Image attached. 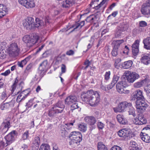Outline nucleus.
Returning a JSON list of instances; mask_svg holds the SVG:
<instances>
[{"label":"nucleus","mask_w":150,"mask_h":150,"mask_svg":"<svg viewBox=\"0 0 150 150\" xmlns=\"http://www.w3.org/2000/svg\"><path fill=\"white\" fill-rule=\"evenodd\" d=\"M146 82V81L142 80L140 81L135 83L134 84V86L135 88H139L143 85Z\"/></svg>","instance_id":"58836bf2"},{"label":"nucleus","mask_w":150,"mask_h":150,"mask_svg":"<svg viewBox=\"0 0 150 150\" xmlns=\"http://www.w3.org/2000/svg\"><path fill=\"white\" fill-rule=\"evenodd\" d=\"M18 134V133L17 131L13 130L5 136L4 138L6 141L7 145H10L14 142Z\"/></svg>","instance_id":"6e6552de"},{"label":"nucleus","mask_w":150,"mask_h":150,"mask_svg":"<svg viewBox=\"0 0 150 150\" xmlns=\"http://www.w3.org/2000/svg\"><path fill=\"white\" fill-rule=\"evenodd\" d=\"M119 79V76L117 75H114L112 77V80L110 83L107 86V90L105 88V90L107 91V90H109L112 88L117 83Z\"/></svg>","instance_id":"f3484780"},{"label":"nucleus","mask_w":150,"mask_h":150,"mask_svg":"<svg viewBox=\"0 0 150 150\" xmlns=\"http://www.w3.org/2000/svg\"><path fill=\"white\" fill-rule=\"evenodd\" d=\"M19 50L17 44L15 43L11 44L10 47L7 49V53L9 56L12 57L15 56L17 55Z\"/></svg>","instance_id":"1a4fd4ad"},{"label":"nucleus","mask_w":150,"mask_h":150,"mask_svg":"<svg viewBox=\"0 0 150 150\" xmlns=\"http://www.w3.org/2000/svg\"><path fill=\"white\" fill-rule=\"evenodd\" d=\"M18 77L16 78L14 83H13V85L12 86V89L11 90V92H12V94L13 96H14V94H16V93H15L13 94V93L14 91V90L16 87V84L18 83ZM24 85V83L23 81L21 82L19 84V90L17 93V94L20 91H21L23 88V85Z\"/></svg>","instance_id":"4468645a"},{"label":"nucleus","mask_w":150,"mask_h":150,"mask_svg":"<svg viewBox=\"0 0 150 150\" xmlns=\"http://www.w3.org/2000/svg\"><path fill=\"white\" fill-rule=\"evenodd\" d=\"M70 145L79 143L82 140V135L79 132H72L69 135Z\"/></svg>","instance_id":"39448f33"},{"label":"nucleus","mask_w":150,"mask_h":150,"mask_svg":"<svg viewBox=\"0 0 150 150\" xmlns=\"http://www.w3.org/2000/svg\"><path fill=\"white\" fill-rule=\"evenodd\" d=\"M125 74V76L122 78L121 81H119L116 86L117 91L121 94L129 93V91L125 90L124 88L128 86V82L133 83L139 77V75L135 72L127 71Z\"/></svg>","instance_id":"f257e3e1"},{"label":"nucleus","mask_w":150,"mask_h":150,"mask_svg":"<svg viewBox=\"0 0 150 150\" xmlns=\"http://www.w3.org/2000/svg\"><path fill=\"white\" fill-rule=\"evenodd\" d=\"M131 104L127 101L121 102L119 103L117 107L113 108V110L115 112H124L128 110Z\"/></svg>","instance_id":"0eeeda50"},{"label":"nucleus","mask_w":150,"mask_h":150,"mask_svg":"<svg viewBox=\"0 0 150 150\" xmlns=\"http://www.w3.org/2000/svg\"><path fill=\"white\" fill-rule=\"evenodd\" d=\"M42 21H44L45 25H47L50 24V18L49 16H45L43 18Z\"/></svg>","instance_id":"49530a36"},{"label":"nucleus","mask_w":150,"mask_h":150,"mask_svg":"<svg viewBox=\"0 0 150 150\" xmlns=\"http://www.w3.org/2000/svg\"><path fill=\"white\" fill-rule=\"evenodd\" d=\"M129 115H132L134 117H135L136 115L135 113V110L132 107V104L130 105L129 106L127 110Z\"/></svg>","instance_id":"c9c22d12"},{"label":"nucleus","mask_w":150,"mask_h":150,"mask_svg":"<svg viewBox=\"0 0 150 150\" xmlns=\"http://www.w3.org/2000/svg\"><path fill=\"white\" fill-rule=\"evenodd\" d=\"M139 118V114L136 117L133 119V122L134 124L138 125H141L139 123H140L141 120Z\"/></svg>","instance_id":"a18cd8bd"},{"label":"nucleus","mask_w":150,"mask_h":150,"mask_svg":"<svg viewBox=\"0 0 150 150\" xmlns=\"http://www.w3.org/2000/svg\"><path fill=\"white\" fill-rule=\"evenodd\" d=\"M78 128L80 131L85 132L87 130L86 125L84 123H81L79 125Z\"/></svg>","instance_id":"e433bc0d"},{"label":"nucleus","mask_w":150,"mask_h":150,"mask_svg":"<svg viewBox=\"0 0 150 150\" xmlns=\"http://www.w3.org/2000/svg\"><path fill=\"white\" fill-rule=\"evenodd\" d=\"M15 102L14 100H11L9 102L2 103L0 105V108L2 110L13 108L14 106Z\"/></svg>","instance_id":"2eb2a0df"},{"label":"nucleus","mask_w":150,"mask_h":150,"mask_svg":"<svg viewBox=\"0 0 150 150\" xmlns=\"http://www.w3.org/2000/svg\"><path fill=\"white\" fill-rule=\"evenodd\" d=\"M7 50L2 49V50H0V58L1 59H5L6 56Z\"/></svg>","instance_id":"79ce46f5"},{"label":"nucleus","mask_w":150,"mask_h":150,"mask_svg":"<svg viewBox=\"0 0 150 150\" xmlns=\"http://www.w3.org/2000/svg\"><path fill=\"white\" fill-rule=\"evenodd\" d=\"M106 121L107 123V126L108 128H112L114 127L115 125L110 121L108 120H106Z\"/></svg>","instance_id":"de8ad7c7"},{"label":"nucleus","mask_w":150,"mask_h":150,"mask_svg":"<svg viewBox=\"0 0 150 150\" xmlns=\"http://www.w3.org/2000/svg\"><path fill=\"white\" fill-rule=\"evenodd\" d=\"M31 58V56H29L24 59L23 60L21 61L22 63L24 65H25L26 64L27 62Z\"/></svg>","instance_id":"09e8293b"},{"label":"nucleus","mask_w":150,"mask_h":150,"mask_svg":"<svg viewBox=\"0 0 150 150\" xmlns=\"http://www.w3.org/2000/svg\"><path fill=\"white\" fill-rule=\"evenodd\" d=\"M48 68V61L45 60L43 61L40 64L38 69V73L41 75H43Z\"/></svg>","instance_id":"f8f14e48"},{"label":"nucleus","mask_w":150,"mask_h":150,"mask_svg":"<svg viewBox=\"0 0 150 150\" xmlns=\"http://www.w3.org/2000/svg\"><path fill=\"white\" fill-rule=\"evenodd\" d=\"M7 95L5 91H3L1 96V99L3 100L7 98Z\"/></svg>","instance_id":"13d9d810"},{"label":"nucleus","mask_w":150,"mask_h":150,"mask_svg":"<svg viewBox=\"0 0 150 150\" xmlns=\"http://www.w3.org/2000/svg\"><path fill=\"white\" fill-rule=\"evenodd\" d=\"M61 73L60 74L61 76L62 74L63 73H65L66 71V65L64 64H62L61 65Z\"/></svg>","instance_id":"3c124183"},{"label":"nucleus","mask_w":150,"mask_h":150,"mask_svg":"<svg viewBox=\"0 0 150 150\" xmlns=\"http://www.w3.org/2000/svg\"><path fill=\"white\" fill-rule=\"evenodd\" d=\"M33 143L36 146H39L40 143V139L38 136L34 137L33 142Z\"/></svg>","instance_id":"a19ab883"},{"label":"nucleus","mask_w":150,"mask_h":150,"mask_svg":"<svg viewBox=\"0 0 150 150\" xmlns=\"http://www.w3.org/2000/svg\"><path fill=\"white\" fill-rule=\"evenodd\" d=\"M50 146L47 144H42L41 145L39 150H50Z\"/></svg>","instance_id":"ea45409f"},{"label":"nucleus","mask_w":150,"mask_h":150,"mask_svg":"<svg viewBox=\"0 0 150 150\" xmlns=\"http://www.w3.org/2000/svg\"><path fill=\"white\" fill-rule=\"evenodd\" d=\"M132 132L130 129L123 128L117 132L118 135L120 137L127 139L132 137Z\"/></svg>","instance_id":"9b49d317"},{"label":"nucleus","mask_w":150,"mask_h":150,"mask_svg":"<svg viewBox=\"0 0 150 150\" xmlns=\"http://www.w3.org/2000/svg\"><path fill=\"white\" fill-rule=\"evenodd\" d=\"M82 100L88 103L92 106H96L100 102V94L97 91L91 90L86 93L83 92L81 96Z\"/></svg>","instance_id":"7ed1b4c3"},{"label":"nucleus","mask_w":150,"mask_h":150,"mask_svg":"<svg viewBox=\"0 0 150 150\" xmlns=\"http://www.w3.org/2000/svg\"><path fill=\"white\" fill-rule=\"evenodd\" d=\"M53 150H60L58 145L55 144H53Z\"/></svg>","instance_id":"774afa93"},{"label":"nucleus","mask_w":150,"mask_h":150,"mask_svg":"<svg viewBox=\"0 0 150 150\" xmlns=\"http://www.w3.org/2000/svg\"><path fill=\"white\" fill-rule=\"evenodd\" d=\"M74 3L73 0H66L62 2V7L65 8H68L72 6Z\"/></svg>","instance_id":"bb28decb"},{"label":"nucleus","mask_w":150,"mask_h":150,"mask_svg":"<svg viewBox=\"0 0 150 150\" xmlns=\"http://www.w3.org/2000/svg\"><path fill=\"white\" fill-rule=\"evenodd\" d=\"M49 103L47 101H45L42 102V107L43 108H47L49 106Z\"/></svg>","instance_id":"69168bd1"},{"label":"nucleus","mask_w":150,"mask_h":150,"mask_svg":"<svg viewBox=\"0 0 150 150\" xmlns=\"http://www.w3.org/2000/svg\"><path fill=\"white\" fill-rule=\"evenodd\" d=\"M25 91H26L24 90L19 94L16 99L17 102L19 103L24 100L27 97L29 93H27L26 94H25Z\"/></svg>","instance_id":"b1692460"},{"label":"nucleus","mask_w":150,"mask_h":150,"mask_svg":"<svg viewBox=\"0 0 150 150\" xmlns=\"http://www.w3.org/2000/svg\"><path fill=\"white\" fill-rule=\"evenodd\" d=\"M86 122L90 125H93L96 123V118L93 116H88L86 117L84 119Z\"/></svg>","instance_id":"412c9836"},{"label":"nucleus","mask_w":150,"mask_h":150,"mask_svg":"<svg viewBox=\"0 0 150 150\" xmlns=\"http://www.w3.org/2000/svg\"><path fill=\"white\" fill-rule=\"evenodd\" d=\"M23 25L27 30H31L34 28L35 23L34 19L31 17H28L23 21Z\"/></svg>","instance_id":"9d476101"},{"label":"nucleus","mask_w":150,"mask_h":150,"mask_svg":"<svg viewBox=\"0 0 150 150\" xmlns=\"http://www.w3.org/2000/svg\"><path fill=\"white\" fill-rule=\"evenodd\" d=\"M29 137V133L28 130H27L24 132L21 136V139L24 141L28 139Z\"/></svg>","instance_id":"4c0bfd02"},{"label":"nucleus","mask_w":150,"mask_h":150,"mask_svg":"<svg viewBox=\"0 0 150 150\" xmlns=\"http://www.w3.org/2000/svg\"><path fill=\"white\" fill-rule=\"evenodd\" d=\"M71 109L72 110L77 109L79 107L78 104L76 102H75L72 103V104H71Z\"/></svg>","instance_id":"5fc2aeb1"},{"label":"nucleus","mask_w":150,"mask_h":150,"mask_svg":"<svg viewBox=\"0 0 150 150\" xmlns=\"http://www.w3.org/2000/svg\"><path fill=\"white\" fill-rule=\"evenodd\" d=\"M132 62L131 60H129L122 63V66L124 69H129L132 66Z\"/></svg>","instance_id":"7c9ffc66"},{"label":"nucleus","mask_w":150,"mask_h":150,"mask_svg":"<svg viewBox=\"0 0 150 150\" xmlns=\"http://www.w3.org/2000/svg\"><path fill=\"white\" fill-rule=\"evenodd\" d=\"M139 43V40H136L132 46V54L134 56H136L138 53Z\"/></svg>","instance_id":"dca6fc26"},{"label":"nucleus","mask_w":150,"mask_h":150,"mask_svg":"<svg viewBox=\"0 0 150 150\" xmlns=\"http://www.w3.org/2000/svg\"><path fill=\"white\" fill-rule=\"evenodd\" d=\"M141 60L142 63L146 65L148 64L150 62V60L147 54L143 55L141 59Z\"/></svg>","instance_id":"2f4dec72"},{"label":"nucleus","mask_w":150,"mask_h":150,"mask_svg":"<svg viewBox=\"0 0 150 150\" xmlns=\"http://www.w3.org/2000/svg\"><path fill=\"white\" fill-rule=\"evenodd\" d=\"M98 127L100 131L102 130L103 128V124L101 122H98Z\"/></svg>","instance_id":"680f3d73"},{"label":"nucleus","mask_w":150,"mask_h":150,"mask_svg":"<svg viewBox=\"0 0 150 150\" xmlns=\"http://www.w3.org/2000/svg\"><path fill=\"white\" fill-rule=\"evenodd\" d=\"M143 43L145 48L150 50V37H148L144 39L143 41Z\"/></svg>","instance_id":"c756f323"},{"label":"nucleus","mask_w":150,"mask_h":150,"mask_svg":"<svg viewBox=\"0 0 150 150\" xmlns=\"http://www.w3.org/2000/svg\"><path fill=\"white\" fill-rule=\"evenodd\" d=\"M31 38L32 43H33V45L37 42L39 39V37L37 33H33Z\"/></svg>","instance_id":"72a5a7b5"},{"label":"nucleus","mask_w":150,"mask_h":150,"mask_svg":"<svg viewBox=\"0 0 150 150\" xmlns=\"http://www.w3.org/2000/svg\"><path fill=\"white\" fill-rule=\"evenodd\" d=\"M64 107L65 106L62 103L59 101L49 109L47 112L48 115L51 118L57 117L59 114L63 111Z\"/></svg>","instance_id":"20e7f679"},{"label":"nucleus","mask_w":150,"mask_h":150,"mask_svg":"<svg viewBox=\"0 0 150 150\" xmlns=\"http://www.w3.org/2000/svg\"><path fill=\"white\" fill-rule=\"evenodd\" d=\"M35 21V23L34 28L42 26H43L44 25L43 21L42 20H40L39 18H36Z\"/></svg>","instance_id":"f704fd0d"},{"label":"nucleus","mask_w":150,"mask_h":150,"mask_svg":"<svg viewBox=\"0 0 150 150\" xmlns=\"http://www.w3.org/2000/svg\"><path fill=\"white\" fill-rule=\"evenodd\" d=\"M144 91H145L148 98L150 100V84L148 85L145 88Z\"/></svg>","instance_id":"37998d69"},{"label":"nucleus","mask_w":150,"mask_h":150,"mask_svg":"<svg viewBox=\"0 0 150 150\" xmlns=\"http://www.w3.org/2000/svg\"><path fill=\"white\" fill-rule=\"evenodd\" d=\"M135 102V107L137 111L139 113H142L148 107L147 104L145 102V99L143 96L142 91L140 90L135 91L131 96V100Z\"/></svg>","instance_id":"f03ea898"},{"label":"nucleus","mask_w":150,"mask_h":150,"mask_svg":"<svg viewBox=\"0 0 150 150\" xmlns=\"http://www.w3.org/2000/svg\"><path fill=\"white\" fill-rule=\"evenodd\" d=\"M140 11L142 15L145 17H150V0H147L142 5Z\"/></svg>","instance_id":"423d86ee"},{"label":"nucleus","mask_w":150,"mask_h":150,"mask_svg":"<svg viewBox=\"0 0 150 150\" xmlns=\"http://www.w3.org/2000/svg\"><path fill=\"white\" fill-rule=\"evenodd\" d=\"M101 0L102 1L100 4H98V5H96V4L97 2H98L99 0L92 1L91 4H89L90 8H94L96 10L98 9L103 5V0Z\"/></svg>","instance_id":"4be33fe9"},{"label":"nucleus","mask_w":150,"mask_h":150,"mask_svg":"<svg viewBox=\"0 0 150 150\" xmlns=\"http://www.w3.org/2000/svg\"><path fill=\"white\" fill-rule=\"evenodd\" d=\"M11 119L10 118H7L5 119L2 123L1 125L4 127V129H6L5 132H7L9 128L11 127L10 125Z\"/></svg>","instance_id":"6ab92c4d"},{"label":"nucleus","mask_w":150,"mask_h":150,"mask_svg":"<svg viewBox=\"0 0 150 150\" xmlns=\"http://www.w3.org/2000/svg\"><path fill=\"white\" fill-rule=\"evenodd\" d=\"M32 67V64H29L26 67L25 72L26 73H28L30 71Z\"/></svg>","instance_id":"864d4df0"},{"label":"nucleus","mask_w":150,"mask_h":150,"mask_svg":"<svg viewBox=\"0 0 150 150\" xmlns=\"http://www.w3.org/2000/svg\"><path fill=\"white\" fill-rule=\"evenodd\" d=\"M18 2L27 8H33L35 6L34 0H18Z\"/></svg>","instance_id":"ddd939ff"},{"label":"nucleus","mask_w":150,"mask_h":150,"mask_svg":"<svg viewBox=\"0 0 150 150\" xmlns=\"http://www.w3.org/2000/svg\"><path fill=\"white\" fill-rule=\"evenodd\" d=\"M110 72L108 71L106 72L105 75V80L106 81L110 79Z\"/></svg>","instance_id":"8fccbe9b"},{"label":"nucleus","mask_w":150,"mask_h":150,"mask_svg":"<svg viewBox=\"0 0 150 150\" xmlns=\"http://www.w3.org/2000/svg\"><path fill=\"white\" fill-rule=\"evenodd\" d=\"M140 120V123H139L141 125L145 124L146 123V119L144 117V116L142 114H139V118Z\"/></svg>","instance_id":"c03bdc74"},{"label":"nucleus","mask_w":150,"mask_h":150,"mask_svg":"<svg viewBox=\"0 0 150 150\" xmlns=\"http://www.w3.org/2000/svg\"><path fill=\"white\" fill-rule=\"evenodd\" d=\"M97 147L98 150H103V143L102 142H98Z\"/></svg>","instance_id":"603ef678"},{"label":"nucleus","mask_w":150,"mask_h":150,"mask_svg":"<svg viewBox=\"0 0 150 150\" xmlns=\"http://www.w3.org/2000/svg\"><path fill=\"white\" fill-rule=\"evenodd\" d=\"M118 49L113 48L111 52V54L112 56L115 57L117 55Z\"/></svg>","instance_id":"6e6d98bb"},{"label":"nucleus","mask_w":150,"mask_h":150,"mask_svg":"<svg viewBox=\"0 0 150 150\" xmlns=\"http://www.w3.org/2000/svg\"><path fill=\"white\" fill-rule=\"evenodd\" d=\"M118 14V11H115L109 15L108 17V19H110V17L111 16H113V17H115Z\"/></svg>","instance_id":"0e129e2a"},{"label":"nucleus","mask_w":150,"mask_h":150,"mask_svg":"<svg viewBox=\"0 0 150 150\" xmlns=\"http://www.w3.org/2000/svg\"><path fill=\"white\" fill-rule=\"evenodd\" d=\"M28 145L25 144H23L21 146V149L22 150H28Z\"/></svg>","instance_id":"e2e57ef3"},{"label":"nucleus","mask_w":150,"mask_h":150,"mask_svg":"<svg viewBox=\"0 0 150 150\" xmlns=\"http://www.w3.org/2000/svg\"><path fill=\"white\" fill-rule=\"evenodd\" d=\"M69 130H67V128L63 125H61L60 126V133L62 136L63 137H69Z\"/></svg>","instance_id":"a878e982"},{"label":"nucleus","mask_w":150,"mask_h":150,"mask_svg":"<svg viewBox=\"0 0 150 150\" xmlns=\"http://www.w3.org/2000/svg\"><path fill=\"white\" fill-rule=\"evenodd\" d=\"M116 118L118 122L122 125H125L127 122V120L122 115H118L116 116Z\"/></svg>","instance_id":"c85d7f7f"},{"label":"nucleus","mask_w":150,"mask_h":150,"mask_svg":"<svg viewBox=\"0 0 150 150\" xmlns=\"http://www.w3.org/2000/svg\"><path fill=\"white\" fill-rule=\"evenodd\" d=\"M8 12L6 6L2 4H0V19L5 16Z\"/></svg>","instance_id":"393cba45"},{"label":"nucleus","mask_w":150,"mask_h":150,"mask_svg":"<svg viewBox=\"0 0 150 150\" xmlns=\"http://www.w3.org/2000/svg\"><path fill=\"white\" fill-rule=\"evenodd\" d=\"M140 136L142 139L146 143L150 142V137L146 132H141Z\"/></svg>","instance_id":"cd10ccee"},{"label":"nucleus","mask_w":150,"mask_h":150,"mask_svg":"<svg viewBox=\"0 0 150 150\" xmlns=\"http://www.w3.org/2000/svg\"><path fill=\"white\" fill-rule=\"evenodd\" d=\"M77 25L76 28H78L80 27V28H81L85 24V21H83L80 22V23H77Z\"/></svg>","instance_id":"bf43d9fd"},{"label":"nucleus","mask_w":150,"mask_h":150,"mask_svg":"<svg viewBox=\"0 0 150 150\" xmlns=\"http://www.w3.org/2000/svg\"><path fill=\"white\" fill-rule=\"evenodd\" d=\"M66 54L67 55H72L74 54V52L72 50H69L67 52Z\"/></svg>","instance_id":"338daca9"},{"label":"nucleus","mask_w":150,"mask_h":150,"mask_svg":"<svg viewBox=\"0 0 150 150\" xmlns=\"http://www.w3.org/2000/svg\"><path fill=\"white\" fill-rule=\"evenodd\" d=\"M139 26L141 27H144L147 25V23L144 21H141L139 22Z\"/></svg>","instance_id":"4d7b16f0"},{"label":"nucleus","mask_w":150,"mask_h":150,"mask_svg":"<svg viewBox=\"0 0 150 150\" xmlns=\"http://www.w3.org/2000/svg\"><path fill=\"white\" fill-rule=\"evenodd\" d=\"M77 101V97L74 96H69L65 100V103L68 105H71L72 103L76 102Z\"/></svg>","instance_id":"a211bd4d"},{"label":"nucleus","mask_w":150,"mask_h":150,"mask_svg":"<svg viewBox=\"0 0 150 150\" xmlns=\"http://www.w3.org/2000/svg\"><path fill=\"white\" fill-rule=\"evenodd\" d=\"M110 150H122L121 148L119 146L115 145L112 146Z\"/></svg>","instance_id":"052dcab7"},{"label":"nucleus","mask_w":150,"mask_h":150,"mask_svg":"<svg viewBox=\"0 0 150 150\" xmlns=\"http://www.w3.org/2000/svg\"><path fill=\"white\" fill-rule=\"evenodd\" d=\"M22 39L23 41L28 46L30 47L33 45V43H32L31 38L30 35H26L23 37Z\"/></svg>","instance_id":"5701e85b"},{"label":"nucleus","mask_w":150,"mask_h":150,"mask_svg":"<svg viewBox=\"0 0 150 150\" xmlns=\"http://www.w3.org/2000/svg\"><path fill=\"white\" fill-rule=\"evenodd\" d=\"M130 150H141L142 147L138 145L137 143L133 141H131L130 142Z\"/></svg>","instance_id":"aec40b11"},{"label":"nucleus","mask_w":150,"mask_h":150,"mask_svg":"<svg viewBox=\"0 0 150 150\" xmlns=\"http://www.w3.org/2000/svg\"><path fill=\"white\" fill-rule=\"evenodd\" d=\"M124 42V40L123 39L119 40H114L112 43L113 45V48L118 49L120 45Z\"/></svg>","instance_id":"473e14b6"}]
</instances>
